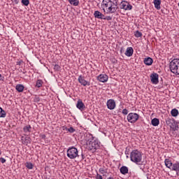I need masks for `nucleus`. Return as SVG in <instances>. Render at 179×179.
I'll return each instance as SVG.
<instances>
[{
  "instance_id": "1",
  "label": "nucleus",
  "mask_w": 179,
  "mask_h": 179,
  "mask_svg": "<svg viewBox=\"0 0 179 179\" xmlns=\"http://www.w3.org/2000/svg\"><path fill=\"white\" fill-rule=\"evenodd\" d=\"M102 6L106 8L108 13H115L118 9V2L117 0H103Z\"/></svg>"
},
{
  "instance_id": "2",
  "label": "nucleus",
  "mask_w": 179,
  "mask_h": 179,
  "mask_svg": "<svg viewBox=\"0 0 179 179\" xmlns=\"http://www.w3.org/2000/svg\"><path fill=\"white\" fill-rule=\"evenodd\" d=\"M130 160L133 163L138 164V166H142L143 162L142 161V152L138 150H134L130 153Z\"/></svg>"
},
{
  "instance_id": "3",
  "label": "nucleus",
  "mask_w": 179,
  "mask_h": 179,
  "mask_svg": "<svg viewBox=\"0 0 179 179\" xmlns=\"http://www.w3.org/2000/svg\"><path fill=\"white\" fill-rule=\"evenodd\" d=\"M89 138L91 140L88 141L87 145L90 150H97V149H100V142H99V140H94V137L92 134H90Z\"/></svg>"
},
{
  "instance_id": "4",
  "label": "nucleus",
  "mask_w": 179,
  "mask_h": 179,
  "mask_svg": "<svg viewBox=\"0 0 179 179\" xmlns=\"http://www.w3.org/2000/svg\"><path fill=\"white\" fill-rule=\"evenodd\" d=\"M169 69L174 75H179V59H173L170 62Z\"/></svg>"
},
{
  "instance_id": "5",
  "label": "nucleus",
  "mask_w": 179,
  "mask_h": 179,
  "mask_svg": "<svg viewBox=\"0 0 179 179\" xmlns=\"http://www.w3.org/2000/svg\"><path fill=\"white\" fill-rule=\"evenodd\" d=\"M165 166L167 169H169L171 171H176V173H179V162H176V163L173 164L171 160L169 159H166L164 161Z\"/></svg>"
},
{
  "instance_id": "6",
  "label": "nucleus",
  "mask_w": 179,
  "mask_h": 179,
  "mask_svg": "<svg viewBox=\"0 0 179 179\" xmlns=\"http://www.w3.org/2000/svg\"><path fill=\"white\" fill-rule=\"evenodd\" d=\"M67 157L71 159L79 157V151H78V148L75 147L69 148L67 150Z\"/></svg>"
},
{
  "instance_id": "7",
  "label": "nucleus",
  "mask_w": 179,
  "mask_h": 179,
  "mask_svg": "<svg viewBox=\"0 0 179 179\" xmlns=\"http://www.w3.org/2000/svg\"><path fill=\"white\" fill-rule=\"evenodd\" d=\"M139 115L135 113H130L127 115V121L130 124H135L138 120H139Z\"/></svg>"
},
{
  "instance_id": "8",
  "label": "nucleus",
  "mask_w": 179,
  "mask_h": 179,
  "mask_svg": "<svg viewBox=\"0 0 179 179\" xmlns=\"http://www.w3.org/2000/svg\"><path fill=\"white\" fill-rule=\"evenodd\" d=\"M120 9H124V10H131L132 5L129 4L128 1H123L120 3Z\"/></svg>"
},
{
  "instance_id": "9",
  "label": "nucleus",
  "mask_w": 179,
  "mask_h": 179,
  "mask_svg": "<svg viewBox=\"0 0 179 179\" xmlns=\"http://www.w3.org/2000/svg\"><path fill=\"white\" fill-rule=\"evenodd\" d=\"M150 80L152 85H157V83H159V74L152 73L150 75Z\"/></svg>"
},
{
  "instance_id": "10",
  "label": "nucleus",
  "mask_w": 179,
  "mask_h": 179,
  "mask_svg": "<svg viewBox=\"0 0 179 179\" xmlns=\"http://www.w3.org/2000/svg\"><path fill=\"white\" fill-rule=\"evenodd\" d=\"M78 80L82 86H90V82L85 80V77H83L82 75L79 76Z\"/></svg>"
},
{
  "instance_id": "11",
  "label": "nucleus",
  "mask_w": 179,
  "mask_h": 179,
  "mask_svg": "<svg viewBox=\"0 0 179 179\" xmlns=\"http://www.w3.org/2000/svg\"><path fill=\"white\" fill-rule=\"evenodd\" d=\"M96 79L99 82H102V83H104L107 82V80H108V76H107L106 74H100L97 76Z\"/></svg>"
},
{
  "instance_id": "12",
  "label": "nucleus",
  "mask_w": 179,
  "mask_h": 179,
  "mask_svg": "<svg viewBox=\"0 0 179 179\" xmlns=\"http://www.w3.org/2000/svg\"><path fill=\"white\" fill-rule=\"evenodd\" d=\"M106 106L109 110H114L115 108V101L114 99L108 100Z\"/></svg>"
},
{
  "instance_id": "13",
  "label": "nucleus",
  "mask_w": 179,
  "mask_h": 179,
  "mask_svg": "<svg viewBox=\"0 0 179 179\" xmlns=\"http://www.w3.org/2000/svg\"><path fill=\"white\" fill-rule=\"evenodd\" d=\"M21 141H22V143L23 145H25L26 146H27L29 143H31V138L29 136H26V137L22 136Z\"/></svg>"
},
{
  "instance_id": "14",
  "label": "nucleus",
  "mask_w": 179,
  "mask_h": 179,
  "mask_svg": "<svg viewBox=\"0 0 179 179\" xmlns=\"http://www.w3.org/2000/svg\"><path fill=\"white\" fill-rule=\"evenodd\" d=\"M76 107L77 108H78V110H80V111H83V110L86 108V106H85V103H83V101H82L81 99H79L78 101Z\"/></svg>"
},
{
  "instance_id": "15",
  "label": "nucleus",
  "mask_w": 179,
  "mask_h": 179,
  "mask_svg": "<svg viewBox=\"0 0 179 179\" xmlns=\"http://www.w3.org/2000/svg\"><path fill=\"white\" fill-rule=\"evenodd\" d=\"M94 16L95 19H101V20L104 19V15H103V13H101V12L99 10L94 11Z\"/></svg>"
},
{
  "instance_id": "16",
  "label": "nucleus",
  "mask_w": 179,
  "mask_h": 179,
  "mask_svg": "<svg viewBox=\"0 0 179 179\" xmlns=\"http://www.w3.org/2000/svg\"><path fill=\"white\" fill-rule=\"evenodd\" d=\"M124 54L126 57H132L134 55V48L132 47L127 48Z\"/></svg>"
},
{
  "instance_id": "17",
  "label": "nucleus",
  "mask_w": 179,
  "mask_h": 179,
  "mask_svg": "<svg viewBox=\"0 0 179 179\" xmlns=\"http://www.w3.org/2000/svg\"><path fill=\"white\" fill-rule=\"evenodd\" d=\"M143 62L148 66H150V65H152V64H153V59H152L151 57H145V58H144Z\"/></svg>"
},
{
  "instance_id": "18",
  "label": "nucleus",
  "mask_w": 179,
  "mask_h": 179,
  "mask_svg": "<svg viewBox=\"0 0 179 179\" xmlns=\"http://www.w3.org/2000/svg\"><path fill=\"white\" fill-rule=\"evenodd\" d=\"M153 3L155 5V9H157V10H160V9L162 8V7L160 6V5H162V0H154Z\"/></svg>"
},
{
  "instance_id": "19",
  "label": "nucleus",
  "mask_w": 179,
  "mask_h": 179,
  "mask_svg": "<svg viewBox=\"0 0 179 179\" xmlns=\"http://www.w3.org/2000/svg\"><path fill=\"white\" fill-rule=\"evenodd\" d=\"M169 127L173 131H178V122H176V120H174V122Z\"/></svg>"
},
{
  "instance_id": "20",
  "label": "nucleus",
  "mask_w": 179,
  "mask_h": 179,
  "mask_svg": "<svg viewBox=\"0 0 179 179\" xmlns=\"http://www.w3.org/2000/svg\"><path fill=\"white\" fill-rule=\"evenodd\" d=\"M120 171L121 173V174H123L124 176H125V174H128V167L125 166H122L120 169Z\"/></svg>"
},
{
  "instance_id": "21",
  "label": "nucleus",
  "mask_w": 179,
  "mask_h": 179,
  "mask_svg": "<svg viewBox=\"0 0 179 179\" xmlns=\"http://www.w3.org/2000/svg\"><path fill=\"white\" fill-rule=\"evenodd\" d=\"M15 89L17 92H19V93H22V92L24 90V86L22 84H17L15 87Z\"/></svg>"
},
{
  "instance_id": "22",
  "label": "nucleus",
  "mask_w": 179,
  "mask_h": 179,
  "mask_svg": "<svg viewBox=\"0 0 179 179\" xmlns=\"http://www.w3.org/2000/svg\"><path fill=\"white\" fill-rule=\"evenodd\" d=\"M151 124L153 127H157L160 124V120L158 118H154L152 120Z\"/></svg>"
},
{
  "instance_id": "23",
  "label": "nucleus",
  "mask_w": 179,
  "mask_h": 179,
  "mask_svg": "<svg viewBox=\"0 0 179 179\" xmlns=\"http://www.w3.org/2000/svg\"><path fill=\"white\" fill-rule=\"evenodd\" d=\"M179 112L177 108H173L171 110V115L172 117H178Z\"/></svg>"
},
{
  "instance_id": "24",
  "label": "nucleus",
  "mask_w": 179,
  "mask_h": 179,
  "mask_svg": "<svg viewBox=\"0 0 179 179\" xmlns=\"http://www.w3.org/2000/svg\"><path fill=\"white\" fill-rule=\"evenodd\" d=\"M176 121L173 118L168 117L166 119V125H169V127Z\"/></svg>"
},
{
  "instance_id": "25",
  "label": "nucleus",
  "mask_w": 179,
  "mask_h": 179,
  "mask_svg": "<svg viewBox=\"0 0 179 179\" xmlns=\"http://www.w3.org/2000/svg\"><path fill=\"white\" fill-rule=\"evenodd\" d=\"M30 129H31V126H30V124H27V125H26L25 127H23V131L26 134H27V132H31Z\"/></svg>"
},
{
  "instance_id": "26",
  "label": "nucleus",
  "mask_w": 179,
  "mask_h": 179,
  "mask_svg": "<svg viewBox=\"0 0 179 179\" xmlns=\"http://www.w3.org/2000/svg\"><path fill=\"white\" fill-rule=\"evenodd\" d=\"M71 5H73V6H78L79 5V0H68Z\"/></svg>"
},
{
  "instance_id": "27",
  "label": "nucleus",
  "mask_w": 179,
  "mask_h": 179,
  "mask_svg": "<svg viewBox=\"0 0 179 179\" xmlns=\"http://www.w3.org/2000/svg\"><path fill=\"white\" fill-rule=\"evenodd\" d=\"M6 117V112L0 107V118H5Z\"/></svg>"
},
{
  "instance_id": "28",
  "label": "nucleus",
  "mask_w": 179,
  "mask_h": 179,
  "mask_svg": "<svg viewBox=\"0 0 179 179\" xmlns=\"http://www.w3.org/2000/svg\"><path fill=\"white\" fill-rule=\"evenodd\" d=\"M43 81L41 80H38L36 83V87H41L43 86Z\"/></svg>"
},
{
  "instance_id": "29",
  "label": "nucleus",
  "mask_w": 179,
  "mask_h": 179,
  "mask_svg": "<svg viewBox=\"0 0 179 179\" xmlns=\"http://www.w3.org/2000/svg\"><path fill=\"white\" fill-rule=\"evenodd\" d=\"M25 166L29 170H33L34 165L31 162H27Z\"/></svg>"
},
{
  "instance_id": "30",
  "label": "nucleus",
  "mask_w": 179,
  "mask_h": 179,
  "mask_svg": "<svg viewBox=\"0 0 179 179\" xmlns=\"http://www.w3.org/2000/svg\"><path fill=\"white\" fill-rule=\"evenodd\" d=\"M134 36L137 38H139V37H142V32H141L139 31H136L135 33H134Z\"/></svg>"
},
{
  "instance_id": "31",
  "label": "nucleus",
  "mask_w": 179,
  "mask_h": 179,
  "mask_svg": "<svg viewBox=\"0 0 179 179\" xmlns=\"http://www.w3.org/2000/svg\"><path fill=\"white\" fill-rule=\"evenodd\" d=\"M21 2L24 6H29V4L30 3V1L29 0H22Z\"/></svg>"
},
{
  "instance_id": "32",
  "label": "nucleus",
  "mask_w": 179,
  "mask_h": 179,
  "mask_svg": "<svg viewBox=\"0 0 179 179\" xmlns=\"http://www.w3.org/2000/svg\"><path fill=\"white\" fill-rule=\"evenodd\" d=\"M66 131H69V132H70L71 134H73V132H75L76 129H75L73 127H71L69 129H66Z\"/></svg>"
},
{
  "instance_id": "33",
  "label": "nucleus",
  "mask_w": 179,
  "mask_h": 179,
  "mask_svg": "<svg viewBox=\"0 0 179 179\" xmlns=\"http://www.w3.org/2000/svg\"><path fill=\"white\" fill-rule=\"evenodd\" d=\"M103 20H113V17L111 16H104Z\"/></svg>"
},
{
  "instance_id": "34",
  "label": "nucleus",
  "mask_w": 179,
  "mask_h": 179,
  "mask_svg": "<svg viewBox=\"0 0 179 179\" xmlns=\"http://www.w3.org/2000/svg\"><path fill=\"white\" fill-rule=\"evenodd\" d=\"M54 69H55V71H59V69H61V66H59V65H58V64H55L54 66Z\"/></svg>"
},
{
  "instance_id": "35",
  "label": "nucleus",
  "mask_w": 179,
  "mask_h": 179,
  "mask_svg": "<svg viewBox=\"0 0 179 179\" xmlns=\"http://www.w3.org/2000/svg\"><path fill=\"white\" fill-rule=\"evenodd\" d=\"M122 113L124 114V115H128V110L127 109H123Z\"/></svg>"
},
{
  "instance_id": "36",
  "label": "nucleus",
  "mask_w": 179,
  "mask_h": 179,
  "mask_svg": "<svg viewBox=\"0 0 179 179\" xmlns=\"http://www.w3.org/2000/svg\"><path fill=\"white\" fill-rule=\"evenodd\" d=\"M0 162L3 164V163H6V159H5L3 157L0 158Z\"/></svg>"
},
{
  "instance_id": "37",
  "label": "nucleus",
  "mask_w": 179,
  "mask_h": 179,
  "mask_svg": "<svg viewBox=\"0 0 179 179\" xmlns=\"http://www.w3.org/2000/svg\"><path fill=\"white\" fill-rule=\"evenodd\" d=\"M96 179H103V176H101V175L97 173L96 176Z\"/></svg>"
},
{
  "instance_id": "38",
  "label": "nucleus",
  "mask_w": 179,
  "mask_h": 179,
  "mask_svg": "<svg viewBox=\"0 0 179 179\" xmlns=\"http://www.w3.org/2000/svg\"><path fill=\"white\" fill-rule=\"evenodd\" d=\"M22 64H23V60H20L19 62H17V65H19V66H20Z\"/></svg>"
},
{
  "instance_id": "39",
  "label": "nucleus",
  "mask_w": 179,
  "mask_h": 179,
  "mask_svg": "<svg viewBox=\"0 0 179 179\" xmlns=\"http://www.w3.org/2000/svg\"><path fill=\"white\" fill-rule=\"evenodd\" d=\"M99 173H101V174H104V169L100 168L99 169Z\"/></svg>"
},
{
  "instance_id": "40",
  "label": "nucleus",
  "mask_w": 179,
  "mask_h": 179,
  "mask_svg": "<svg viewBox=\"0 0 179 179\" xmlns=\"http://www.w3.org/2000/svg\"><path fill=\"white\" fill-rule=\"evenodd\" d=\"M11 1H12V2L15 3V5H17V3H19V0H11Z\"/></svg>"
},
{
  "instance_id": "41",
  "label": "nucleus",
  "mask_w": 179,
  "mask_h": 179,
  "mask_svg": "<svg viewBox=\"0 0 179 179\" xmlns=\"http://www.w3.org/2000/svg\"><path fill=\"white\" fill-rule=\"evenodd\" d=\"M112 62H113V64H117V61L115 59H113Z\"/></svg>"
},
{
  "instance_id": "42",
  "label": "nucleus",
  "mask_w": 179,
  "mask_h": 179,
  "mask_svg": "<svg viewBox=\"0 0 179 179\" xmlns=\"http://www.w3.org/2000/svg\"><path fill=\"white\" fill-rule=\"evenodd\" d=\"M5 79V77L2 76V74H0V80H3Z\"/></svg>"
},
{
  "instance_id": "43",
  "label": "nucleus",
  "mask_w": 179,
  "mask_h": 179,
  "mask_svg": "<svg viewBox=\"0 0 179 179\" xmlns=\"http://www.w3.org/2000/svg\"><path fill=\"white\" fill-rule=\"evenodd\" d=\"M123 52H124V48H121L120 54H122Z\"/></svg>"
},
{
  "instance_id": "44",
  "label": "nucleus",
  "mask_w": 179,
  "mask_h": 179,
  "mask_svg": "<svg viewBox=\"0 0 179 179\" xmlns=\"http://www.w3.org/2000/svg\"><path fill=\"white\" fill-rule=\"evenodd\" d=\"M81 156H82V160H83V159H85V155L82 154Z\"/></svg>"
},
{
  "instance_id": "45",
  "label": "nucleus",
  "mask_w": 179,
  "mask_h": 179,
  "mask_svg": "<svg viewBox=\"0 0 179 179\" xmlns=\"http://www.w3.org/2000/svg\"><path fill=\"white\" fill-rule=\"evenodd\" d=\"M36 101H40V98H38V97L36 98Z\"/></svg>"
},
{
  "instance_id": "46",
  "label": "nucleus",
  "mask_w": 179,
  "mask_h": 179,
  "mask_svg": "<svg viewBox=\"0 0 179 179\" xmlns=\"http://www.w3.org/2000/svg\"><path fill=\"white\" fill-rule=\"evenodd\" d=\"M107 179H114V178H113V177H109V178H108Z\"/></svg>"
},
{
  "instance_id": "47",
  "label": "nucleus",
  "mask_w": 179,
  "mask_h": 179,
  "mask_svg": "<svg viewBox=\"0 0 179 179\" xmlns=\"http://www.w3.org/2000/svg\"><path fill=\"white\" fill-rule=\"evenodd\" d=\"M1 155H2V151H1V150H0V156H1Z\"/></svg>"
},
{
  "instance_id": "48",
  "label": "nucleus",
  "mask_w": 179,
  "mask_h": 179,
  "mask_svg": "<svg viewBox=\"0 0 179 179\" xmlns=\"http://www.w3.org/2000/svg\"><path fill=\"white\" fill-rule=\"evenodd\" d=\"M141 170H143V168H141Z\"/></svg>"
}]
</instances>
